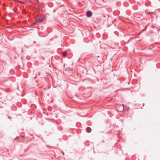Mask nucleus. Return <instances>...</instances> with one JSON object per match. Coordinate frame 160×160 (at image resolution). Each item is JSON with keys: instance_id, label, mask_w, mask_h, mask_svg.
Masks as SVG:
<instances>
[{"instance_id": "39448f33", "label": "nucleus", "mask_w": 160, "mask_h": 160, "mask_svg": "<svg viewBox=\"0 0 160 160\" xmlns=\"http://www.w3.org/2000/svg\"><path fill=\"white\" fill-rule=\"evenodd\" d=\"M15 1H16L17 2H19L20 3H22V4H23L24 3V2H21L19 1H18V0H15Z\"/></svg>"}, {"instance_id": "f257e3e1", "label": "nucleus", "mask_w": 160, "mask_h": 160, "mask_svg": "<svg viewBox=\"0 0 160 160\" xmlns=\"http://www.w3.org/2000/svg\"><path fill=\"white\" fill-rule=\"evenodd\" d=\"M44 16L43 15H42L40 17H38L36 19L35 21L39 22H42L44 21Z\"/></svg>"}, {"instance_id": "20e7f679", "label": "nucleus", "mask_w": 160, "mask_h": 160, "mask_svg": "<svg viewBox=\"0 0 160 160\" xmlns=\"http://www.w3.org/2000/svg\"><path fill=\"white\" fill-rule=\"evenodd\" d=\"M67 54V53L66 52H62V54L63 56H66V55Z\"/></svg>"}, {"instance_id": "7ed1b4c3", "label": "nucleus", "mask_w": 160, "mask_h": 160, "mask_svg": "<svg viewBox=\"0 0 160 160\" xmlns=\"http://www.w3.org/2000/svg\"><path fill=\"white\" fill-rule=\"evenodd\" d=\"M87 131L88 132H90L91 131V129L90 127H88L87 129Z\"/></svg>"}, {"instance_id": "f03ea898", "label": "nucleus", "mask_w": 160, "mask_h": 160, "mask_svg": "<svg viewBox=\"0 0 160 160\" xmlns=\"http://www.w3.org/2000/svg\"><path fill=\"white\" fill-rule=\"evenodd\" d=\"M92 12H91L88 11L87 12V15L88 17H90L92 15Z\"/></svg>"}]
</instances>
